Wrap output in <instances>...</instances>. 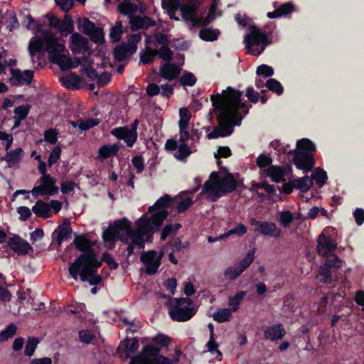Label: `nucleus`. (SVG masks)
<instances>
[{
	"instance_id": "69168bd1",
	"label": "nucleus",
	"mask_w": 364,
	"mask_h": 364,
	"mask_svg": "<svg viewBox=\"0 0 364 364\" xmlns=\"http://www.w3.org/2000/svg\"><path fill=\"white\" fill-rule=\"evenodd\" d=\"M58 130L50 128L44 132V140L50 144H55L58 141Z\"/></svg>"
},
{
	"instance_id": "5fc2aeb1",
	"label": "nucleus",
	"mask_w": 364,
	"mask_h": 364,
	"mask_svg": "<svg viewBox=\"0 0 364 364\" xmlns=\"http://www.w3.org/2000/svg\"><path fill=\"white\" fill-rule=\"evenodd\" d=\"M61 32L65 31L68 33H70L74 30L73 21L72 17L69 14H66L64 16V18L60 24V29Z\"/></svg>"
},
{
	"instance_id": "de8ad7c7",
	"label": "nucleus",
	"mask_w": 364,
	"mask_h": 364,
	"mask_svg": "<svg viewBox=\"0 0 364 364\" xmlns=\"http://www.w3.org/2000/svg\"><path fill=\"white\" fill-rule=\"evenodd\" d=\"M112 226L117 232H120L121 230L127 232L132 230L131 222L126 218L115 220Z\"/></svg>"
},
{
	"instance_id": "c03bdc74",
	"label": "nucleus",
	"mask_w": 364,
	"mask_h": 364,
	"mask_svg": "<svg viewBox=\"0 0 364 364\" xmlns=\"http://www.w3.org/2000/svg\"><path fill=\"white\" fill-rule=\"evenodd\" d=\"M16 331L17 327L15 324H9L4 330L0 332V343H4L14 337Z\"/></svg>"
},
{
	"instance_id": "2f4dec72",
	"label": "nucleus",
	"mask_w": 364,
	"mask_h": 364,
	"mask_svg": "<svg viewBox=\"0 0 364 364\" xmlns=\"http://www.w3.org/2000/svg\"><path fill=\"white\" fill-rule=\"evenodd\" d=\"M45 46V34L43 39L38 38H33L28 44V52L31 57H33L37 53L41 51L42 48Z\"/></svg>"
},
{
	"instance_id": "a211bd4d",
	"label": "nucleus",
	"mask_w": 364,
	"mask_h": 364,
	"mask_svg": "<svg viewBox=\"0 0 364 364\" xmlns=\"http://www.w3.org/2000/svg\"><path fill=\"white\" fill-rule=\"evenodd\" d=\"M336 245L332 242L331 239L326 237L323 234L318 236L317 240L316 250L319 255L328 257V254L335 250Z\"/></svg>"
},
{
	"instance_id": "bb28decb",
	"label": "nucleus",
	"mask_w": 364,
	"mask_h": 364,
	"mask_svg": "<svg viewBox=\"0 0 364 364\" xmlns=\"http://www.w3.org/2000/svg\"><path fill=\"white\" fill-rule=\"evenodd\" d=\"M31 210L39 218L48 219L51 217L50 206L43 200L39 199L32 207Z\"/></svg>"
},
{
	"instance_id": "b1692460",
	"label": "nucleus",
	"mask_w": 364,
	"mask_h": 364,
	"mask_svg": "<svg viewBox=\"0 0 364 364\" xmlns=\"http://www.w3.org/2000/svg\"><path fill=\"white\" fill-rule=\"evenodd\" d=\"M58 228V232L56 240L58 244L60 245L63 240H67L71 236L73 230L70 221L68 219H65L63 223L60 225Z\"/></svg>"
},
{
	"instance_id": "c756f323",
	"label": "nucleus",
	"mask_w": 364,
	"mask_h": 364,
	"mask_svg": "<svg viewBox=\"0 0 364 364\" xmlns=\"http://www.w3.org/2000/svg\"><path fill=\"white\" fill-rule=\"evenodd\" d=\"M294 188L302 193L309 191L313 186V181L309 176H304L293 180Z\"/></svg>"
},
{
	"instance_id": "4be33fe9",
	"label": "nucleus",
	"mask_w": 364,
	"mask_h": 364,
	"mask_svg": "<svg viewBox=\"0 0 364 364\" xmlns=\"http://www.w3.org/2000/svg\"><path fill=\"white\" fill-rule=\"evenodd\" d=\"M139 346V340L136 338H127L119 344L117 350L123 351L126 357H129L130 353H134Z\"/></svg>"
},
{
	"instance_id": "4c0bfd02",
	"label": "nucleus",
	"mask_w": 364,
	"mask_h": 364,
	"mask_svg": "<svg viewBox=\"0 0 364 364\" xmlns=\"http://www.w3.org/2000/svg\"><path fill=\"white\" fill-rule=\"evenodd\" d=\"M128 235L131 237V243L139 247V249H144L145 247L144 237L146 235L140 231L129 230Z\"/></svg>"
},
{
	"instance_id": "7ed1b4c3",
	"label": "nucleus",
	"mask_w": 364,
	"mask_h": 364,
	"mask_svg": "<svg viewBox=\"0 0 364 364\" xmlns=\"http://www.w3.org/2000/svg\"><path fill=\"white\" fill-rule=\"evenodd\" d=\"M102 266V262L96 260L80 266H77L74 272L68 268L70 277L75 281L80 279L82 282H88L91 286L99 285L102 282V277L97 274V269Z\"/></svg>"
},
{
	"instance_id": "423d86ee",
	"label": "nucleus",
	"mask_w": 364,
	"mask_h": 364,
	"mask_svg": "<svg viewBox=\"0 0 364 364\" xmlns=\"http://www.w3.org/2000/svg\"><path fill=\"white\" fill-rule=\"evenodd\" d=\"M342 267V261L336 255H331L318 270L320 282L326 284H333L332 268L339 269Z\"/></svg>"
},
{
	"instance_id": "dca6fc26",
	"label": "nucleus",
	"mask_w": 364,
	"mask_h": 364,
	"mask_svg": "<svg viewBox=\"0 0 364 364\" xmlns=\"http://www.w3.org/2000/svg\"><path fill=\"white\" fill-rule=\"evenodd\" d=\"M238 186L237 181L232 173L228 172L221 178V181L217 189L218 194H228L234 192Z\"/></svg>"
},
{
	"instance_id": "c9c22d12",
	"label": "nucleus",
	"mask_w": 364,
	"mask_h": 364,
	"mask_svg": "<svg viewBox=\"0 0 364 364\" xmlns=\"http://www.w3.org/2000/svg\"><path fill=\"white\" fill-rule=\"evenodd\" d=\"M168 215V212L166 210H159L152 214L149 218L152 227L154 226L156 229H159Z\"/></svg>"
},
{
	"instance_id": "37998d69",
	"label": "nucleus",
	"mask_w": 364,
	"mask_h": 364,
	"mask_svg": "<svg viewBox=\"0 0 364 364\" xmlns=\"http://www.w3.org/2000/svg\"><path fill=\"white\" fill-rule=\"evenodd\" d=\"M247 292L245 291H239L232 297L229 298V305L231 306L232 311H236L239 307L241 301L244 299Z\"/></svg>"
},
{
	"instance_id": "f03ea898",
	"label": "nucleus",
	"mask_w": 364,
	"mask_h": 364,
	"mask_svg": "<svg viewBox=\"0 0 364 364\" xmlns=\"http://www.w3.org/2000/svg\"><path fill=\"white\" fill-rule=\"evenodd\" d=\"M75 237L73 242L75 247L80 254L73 262H72L68 268H71L73 272L76 270L77 266L90 263L98 260L97 255L92 248L93 242L85 235L75 234Z\"/></svg>"
},
{
	"instance_id": "e433bc0d",
	"label": "nucleus",
	"mask_w": 364,
	"mask_h": 364,
	"mask_svg": "<svg viewBox=\"0 0 364 364\" xmlns=\"http://www.w3.org/2000/svg\"><path fill=\"white\" fill-rule=\"evenodd\" d=\"M220 35V31L218 29L211 28H202L199 31V37L205 41H216Z\"/></svg>"
},
{
	"instance_id": "79ce46f5",
	"label": "nucleus",
	"mask_w": 364,
	"mask_h": 364,
	"mask_svg": "<svg viewBox=\"0 0 364 364\" xmlns=\"http://www.w3.org/2000/svg\"><path fill=\"white\" fill-rule=\"evenodd\" d=\"M266 87L276 93L278 95H281L284 92V87L281 82L274 78H269L265 82Z\"/></svg>"
},
{
	"instance_id": "e2e57ef3",
	"label": "nucleus",
	"mask_w": 364,
	"mask_h": 364,
	"mask_svg": "<svg viewBox=\"0 0 364 364\" xmlns=\"http://www.w3.org/2000/svg\"><path fill=\"white\" fill-rule=\"evenodd\" d=\"M159 57L166 62H170L173 58V51L169 48L168 45L161 46L157 52Z\"/></svg>"
},
{
	"instance_id": "0eeeda50",
	"label": "nucleus",
	"mask_w": 364,
	"mask_h": 364,
	"mask_svg": "<svg viewBox=\"0 0 364 364\" xmlns=\"http://www.w3.org/2000/svg\"><path fill=\"white\" fill-rule=\"evenodd\" d=\"M64 41L58 38L50 31L45 32V50L48 53V59H54L55 56L60 55L65 50Z\"/></svg>"
},
{
	"instance_id": "6ab92c4d",
	"label": "nucleus",
	"mask_w": 364,
	"mask_h": 364,
	"mask_svg": "<svg viewBox=\"0 0 364 364\" xmlns=\"http://www.w3.org/2000/svg\"><path fill=\"white\" fill-rule=\"evenodd\" d=\"M181 73V68L175 63L166 62L160 68V75L165 80L171 81L175 80Z\"/></svg>"
},
{
	"instance_id": "20e7f679",
	"label": "nucleus",
	"mask_w": 364,
	"mask_h": 364,
	"mask_svg": "<svg viewBox=\"0 0 364 364\" xmlns=\"http://www.w3.org/2000/svg\"><path fill=\"white\" fill-rule=\"evenodd\" d=\"M161 348L149 343L141 352L132 358L129 364H173V360L161 354Z\"/></svg>"
},
{
	"instance_id": "72a5a7b5",
	"label": "nucleus",
	"mask_w": 364,
	"mask_h": 364,
	"mask_svg": "<svg viewBox=\"0 0 364 364\" xmlns=\"http://www.w3.org/2000/svg\"><path fill=\"white\" fill-rule=\"evenodd\" d=\"M232 310L228 308L218 309L213 314V320L218 323H224L230 320Z\"/></svg>"
},
{
	"instance_id": "052dcab7",
	"label": "nucleus",
	"mask_w": 364,
	"mask_h": 364,
	"mask_svg": "<svg viewBox=\"0 0 364 364\" xmlns=\"http://www.w3.org/2000/svg\"><path fill=\"white\" fill-rule=\"evenodd\" d=\"M137 231H140L144 235L151 232L153 231V227L150 220L148 218H141L138 222Z\"/></svg>"
},
{
	"instance_id": "7c9ffc66",
	"label": "nucleus",
	"mask_w": 364,
	"mask_h": 364,
	"mask_svg": "<svg viewBox=\"0 0 364 364\" xmlns=\"http://www.w3.org/2000/svg\"><path fill=\"white\" fill-rule=\"evenodd\" d=\"M295 150L312 154L316 150V146L309 139L303 138L297 141L296 149Z\"/></svg>"
},
{
	"instance_id": "a19ab883",
	"label": "nucleus",
	"mask_w": 364,
	"mask_h": 364,
	"mask_svg": "<svg viewBox=\"0 0 364 364\" xmlns=\"http://www.w3.org/2000/svg\"><path fill=\"white\" fill-rule=\"evenodd\" d=\"M157 52L153 50L150 46L146 47L145 51L140 52V63L149 65L153 63Z\"/></svg>"
},
{
	"instance_id": "8fccbe9b",
	"label": "nucleus",
	"mask_w": 364,
	"mask_h": 364,
	"mask_svg": "<svg viewBox=\"0 0 364 364\" xmlns=\"http://www.w3.org/2000/svg\"><path fill=\"white\" fill-rule=\"evenodd\" d=\"M191 154V147L187 143H181L175 153V157L178 160L186 159Z\"/></svg>"
},
{
	"instance_id": "09e8293b",
	"label": "nucleus",
	"mask_w": 364,
	"mask_h": 364,
	"mask_svg": "<svg viewBox=\"0 0 364 364\" xmlns=\"http://www.w3.org/2000/svg\"><path fill=\"white\" fill-rule=\"evenodd\" d=\"M181 228L180 223L167 224L166 225L161 232V240H165L170 235L175 233Z\"/></svg>"
},
{
	"instance_id": "f257e3e1",
	"label": "nucleus",
	"mask_w": 364,
	"mask_h": 364,
	"mask_svg": "<svg viewBox=\"0 0 364 364\" xmlns=\"http://www.w3.org/2000/svg\"><path fill=\"white\" fill-rule=\"evenodd\" d=\"M242 92L228 87L222 94L210 97L212 105L217 113L219 125L213 127L207 134L208 139L230 136L234 126H240L245 115L249 112L248 107L241 100Z\"/></svg>"
},
{
	"instance_id": "4d7b16f0",
	"label": "nucleus",
	"mask_w": 364,
	"mask_h": 364,
	"mask_svg": "<svg viewBox=\"0 0 364 364\" xmlns=\"http://www.w3.org/2000/svg\"><path fill=\"white\" fill-rule=\"evenodd\" d=\"M127 54L125 43L117 46L114 50V58L118 62H122L126 60Z\"/></svg>"
},
{
	"instance_id": "ddd939ff",
	"label": "nucleus",
	"mask_w": 364,
	"mask_h": 364,
	"mask_svg": "<svg viewBox=\"0 0 364 364\" xmlns=\"http://www.w3.org/2000/svg\"><path fill=\"white\" fill-rule=\"evenodd\" d=\"M197 312L194 306H172L169 309L171 318L177 322H185L191 319Z\"/></svg>"
},
{
	"instance_id": "3c124183",
	"label": "nucleus",
	"mask_w": 364,
	"mask_h": 364,
	"mask_svg": "<svg viewBox=\"0 0 364 364\" xmlns=\"http://www.w3.org/2000/svg\"><path fill=\"white\" fill-rule=\"evenodd\" d=\"M247 231V229L245 225H244L242 223H239L237 225L236 227L230 230L227 232H225L223 235H220V238H226L229 237L231 235H237L239 237H241L244 235Z\"/></svg>"
},
{
	"instance_id": "338daca9",
	"label": "nucleus",
	"mask_w": 364,
	"mask_h": 364,
	"mask_svg": "<svg viewBox=\"0 0 364 364\" xmlns=\"http://www.w3.org/2000/svg\"><path fill=\"white\" fill-rule=\"evenodd\" d=\"M136 6L130 2L122 3L118 6V11L124 15L132 14L136 12Z\"/></svg>"
},
{
	"instance_id": "58836bf2",
	"label": "nucleus",
	"mask_w": 364,
	"mask_h": 364,
	"mask_svg": "<svg viewBox=\"0 0 364 364\" xmlns=\"http://www.w3.org/2000/svg\"><path fill=\"white\" fill-rule=\"evenodd\" d=\"M124 32V28L121 21L116 22L115 25L111 28L109 32V38L111 41L117 43L122 38V35Z\"/></svg>"
},
{
	"instance_id": "f3484780",
	"label": "nucleus",
	"mask_w": 364,
	"mask_h": 364,
	"mask_svg": "<svg viewBox=\"0 0 364 364\" xmlns=\"http://www.w3.org/2000/svg\"><path fill=\"white\" fill-rule=\"evenodd\" d=\"M286 330L282 323H274L269 326L264 331V338L271 341L282 340L286 335Z\"/></svg>"
},
{
	"instance_id": "2eb2a0df",
	"label": "nucleus",
	"mask_w": 364,
	"mask_h": 364,
	"mask_svg": "<svg viewBox=\"0 0 364 364\" xmlns=\"http://www.w3.org/2000/svg\"><path fill=\"white\" fill-rule=\"evenodd\" d=\"M8 245L15 252L20 255H25L33 251V247L18 235L9 238Z\"/></svg>"
},
{
	"instance_id": "4468645a",
	"label": "nucleus",
	"mask_w": 364,
	"mask_h": 364,
	"mask_svg": "<svg viewBox=\"0 0 364 364\" xmlns=\"http://www.w3.org/2000/svg\"><path fill=\"white\" fill-rule=\"evenodd\" d=\"M111 134L117 139L124 140L129 147H132L138 138V134L128 129V126L114 128L111 131Z\"/></svg>"
},
{
	"instance_id": "a18cd8bd",
	"label": "nucleus",
	"mask_w": 364,
	"mask_h": 364,
	"mask_svg": "<svg viewBox=\"0 0 364 364\" xmlns=\"http://www.w3.org/2000/svg\"><path fill=\"white\" fill-rule=\"evenodd\" d=\"M40 340L37 337H28L24 349V354L28 357L32 356L34 354L35 350Z\"/></svg>"
},
{
	"instance_id": "ea45409f",
	"label": "nucleus",
	"mask_w": 364,
	"mask_h": 364,
	"mask_svg": "<svg viewBox=\"0 0 364 364\" xmlns=\"http://www.w3.org/2000/svg\"><path fill=\"white\" fill-rule=\"evenodd\" d=\"M311 179L314 180L320 187H322L328 180L327 173L323 168L317 167L311 175Z\"/></svg>"
},
{
	"instance_id": "a878e982",
	"label": "nucleus",
	"mask_w": 364,
	"mask_h": 364,
	"mask_svg": "<svg viewBox=\"0 0 364 364\" xmlns=\"http://www.w3.org/2000/svg\"><path fill=\"white\" fill-rule=\"evenodd\" d=\"M39 181L46 191V195L53 196L58 193L59 188L55 186V180L51 176H42Z\"/></svg>"
},
{
	"instance_id": "13d9d810",
	"label": "nucleus",
	"mask_w": 364,
	"mask_h": 364,
	"mask_svg": "<svg viewBox=\"0 0 364 364\" xmlns=\"http://www.w3.org/2000/svg\"><path fill=\"white\" fill-rule=\"evenodd\" d=\"M254 253V251L252 252H249L246 257L242 259L238 263L237 267L242 273L252 263L255 258Z\"/></svg>"
},
{
	"instance_id": "774afa93",
	"label": "nucleus",
	"mask_w": 364,
	"mask_h": 364,
	"mask_svg": "<svg viewBox=\"0 0 364 364\" xmlns=\"http://www.w3.org/2000/svg\"><path fill=\"white\" fill-rule=\"evenodd\" d=\"M89 36L92 41L98 45H101L105 42L103 31L99 27H96Z\"/></svg>"
},
{
	"instance_id": "1a4fd4ad",
	"label": "nucleus",
	"mask_w": 364,
	"mask_h": 364,
	"mask_svg": "<svg viewBox=\"0 0 364 364\" xmlns=\"http://www.w3.org/2000/svg\"><path fill=\"white\" fill-rule=\"evenodd\" d=\"M289 155L293 156V163L296 168L307 173L311 171L315 166V159L313 154L305 151L290 150Z\"/></svg>"
},
{
	"instance_id": "cd10ccee",
	"label": "nucleus",
	"mask_w": 364,
	"mask_h": 364,
	"mask_svg": "<svg viewBox=\"0 0 364 364\" xmlns=\"http://www.w3.org/2000/svg\"><path fill=\"white\" fill-rule=\"evenodd\" d=\"M80 77L75 73L66 76H63L60 79V81L65 87L73 90H79L80 88Z\"/></svg>"
},
{
	"instance_id": "473e14b6",
	"label": "nucleus",
	"mask_w": 364,
	"mask_h": 364,
	"mask_svg": "<svg viewBox=\"0 0 364 364\" xmlns=\"http://www.w3.org/2000/svg\"><path fill=\"white\" fill-rule=\"evenodd\" d=\"M171 200V197L168 194H165L164 196L159 198L153 205L149 206L148 211L152 213L156 210H166L165 208L168 206Z\"/></svg>"
},
{
	"instance_id": "5701e85b",
	"label": "nucleus",
	"mask_w": 364,
	"mask_h": 364,
	"mask_svg": "<svg viewBox=\"0 0 364 364\" xmlns=\"http://www.w3.org/2000/svg\"><path fill=\"white\" fill-rule=\"evenodd\" d=\"M119 146L117 144H105L98 149V158L101 161L112 156H116L119 151Z\"/></svg>"
},
{
	"instance_id": "680f3d73",
	"label": "nucleus",
	"mask_w": 364,
	"mask_h": 364,
	"mask_svg": "<svg viewBox=\"0 0 364 364\" xmlns=\"http://www.w3.org/2000/svg\"><path fill=\"white\" fill-rule=\"evenodd\" d=\"M197 79L196 76L191 72H186L179 80L181 85L183 86L192 87L196 83Z\"/></svg>"
},
{
	"instance_id": "412c9836",
	"label": "nucleus",
	"mask_w": 364,
	"mask_h": 364,
	"mask_svg": "<svg viewBox=\"0 0 364 364\" xmlns=\"http://www.w3.org/2000/svg\"><path fill=\"white\" fill-rule=\"evenodd\" d=\"M171 4L172 6L175 9H178L181 11L183 18L193 21L194 16L197 11V8L196 6L181 4L177 0L173 1Z\"/></svg>"
},
{
	"instance_id": "f704fd0d",
	"label": "nucleus",
	"mask_w": 364,
	"mask_h": 364,
	"mask_svg": "<svg viewBox=\"0 0 364 364\" xmlns=\"http://www.w3.org/2000/svg\"><path fill=\"white\" fill-rule=\"evenodd\" d=\"M50 62L58 65L63 71L70 70L71 58L63 53L55 56L54 59H51Z\"/></svg>"
},
{
	"instance_id": "603ef678",
	"label": "nucleus",
	"mask_w": 364,
	"mask_h": 364,
	"mask_svg": "<svg viewBox=\"0 0 364 364\" xmlns=\"http://www.w3.org/2000/svg\"><path fill=\"white\" fill-rule=\"evenodd\" d=\"M180 120L178 122L179 129H186L191 119L190 112L185 107L181 108L179 110Z\"/></svg>"
},
{
	"instance_id": "9d476101",
	"label": "nucleus",
	"mask_w": 364,
	"mask_h": 364,
	"mask_svg": "<svg viewBox=\"0 0 364 364\" xmlns=\"http://www.w3.org/2000/svg\"><path fill=\"white\" fill-rule=\"evenodd\" d=\"M10 74L11 77L9 78L8 82L11 86L29 85L34 77V73L31 70L22 71L18 68H11Z\"/></svg>"
},
{
	"instance_id": "49530a36",
	"label": "nucleus",
	"mask_w": 364,
	"mask_h": 364,
	"mask_svg": "<svg viewBox=\"0 0 364 364\" xmlns=\"http://www.w3.org/2000/svg\"><path fill=\"white\" fill-rule=\"evenodd\" d=\"M118 232L114 229L112 226H110L106 229L102 233V238L105 242H109L112 244V247L114 246L116 241H117Z\"/></svg>"
},
{
	"instance_id": "bf43d9fd",
	"label": "nucleus",
	"mask_w": 364,
	"mask_h": 364,
	"mask_svg": "<svg viewBox=\"0 0 364 364\" xmlns=\"http://www.w3.org/2000/svg\"><path fill=\"white\" fill-rule=\"evenodd\" d=\"M294 221V215L289 210L279 213V223L284 228H287Z\"/></svg>"
},
{
	"instance_id": "864d4df0",
	"label": "nucleus",
	"mask_w": 364,
	"mask_h": 364,
	"mask_svg": "<svg viewBox=\"0 0 364 364\" xmlns=\"http://www.w3.org/2000/svg\"><path fill=\"white\" fill-rule=\"evenodd\" d=\"M31 107V105L28 104L16 107L14 111L15 114L14 119H19L20 120L25 119L30 112Z\"/></svg>"
},
{
	"instance_id": "c85d7f7f",
	"label": "nucleus",
	"mask_w": 364,
	"mask_h": 364,
	"mask_svg": "<svg viewBox=\"0 0 364 364\" xmlns=\"http://www.w3.org/2000/svg\"><path fill=\"white\" fill-rule=\"evenodd\" d=\"M23 151L21 147L16 148L14 150L7 152L6 156L4 157V160L6 161L9 167H12L18 164L23 156Z\"/></svg>"
},
{
	"instance_id": "9b49d317",
	"label": "nucleus",
	"mask_w": 364,
	"mask_h": 364,
	"mask_svg": "<svg viewBox=\"0 0 364 364\" xmlns=\"http://www.w3.org/2000/svg\"><path fill=\"white\" fill-rule=\"evenodd\" d=\"M222 177L220 176L219 173L216 171H213L210 176L209 179L207 181L203 187L202 193L208 194L213 202H215L221 196L220 194H218L217 189L221 181Z\"/></svg>"
},
{
	"instance_id": "0e129e2a",
	"label": "nucleus",
	"mask_w": 364,
	"mask_h": 364,
	"mask_svg": "<svg viewBox=\"0 0 364 364\" xmlns=\"http://www.w3.org/2000/svg\"><path fill=\"white\" fill-rule=\"evenodd\" d=\"M61 151V148L58 145L53 149L52 151L49 154L48 160V166L49 167H51L58 162L60 158Z\"/></svg>"
},
{
	"instance_id": "39448f33",
	"label": "nucleus",
	"mask_w": 364,
	"mask_h": 364,
	"mask_svg": "<svg viewBox=\"0 0 364 364\" xmlns=\"http://www.w3.org/2000/svg\"><path fill=\"white\" fill-rule=\"evenodd\" d=\"M245 48L252 55H259L265 47L270 44L267 33L255 26L250 28V33L245 36Z\"/></svg>"
},
{
	"instance_id": "6e6552de",
	"label": "nucleus",
	"mask_w": 364,
	"mask_h": 364,
	"mask_svg": "<svg viewBox=\"0 0 364 364\" xmlns=\"http://www.w3.org/2000/svg\"><path fill=\"white\" fill-rule=\"evenodd\" d=\"M164 255V252L161 251L158 255L156 250H149L141 253L140 259L146 267V274L154 275L158 272Z\"/></svg>"
},
{
	"instance_id": "393cba45",
	"label": "nucleus",
	"mask_w": 364,
	"mask_h": 364,
	"mask_svg": "<svg viewBox=\"0 0 364 364\" xmlns=\"http://www.w3.org/2000/svg\"><path fill=\"white\" fill-rule=\"evenodd\" d=\"M266 175L269 176L273 182L280 183L285 181V172L282 167L279 166H269L265 171Z\"/></svg>"
},
{
	"instance_id": "aec40b11",
	"label": "nucleus",
	"mask_w": 364,
	"mask_h": 364,
	"mask_svg": "<svg viewBox=\"0 0 364 364\" xmlns=\"http://www.w3.org/2000/svg\"><path fill=\"white\" fill-rule=\"evenodd\" d=\"M71 49L75 53L90 50L88 40L80 33H73L71 36Z\"/></svg>"
},
{
	"instance_id": "6e6d98bb",
	"label": "nucleus",
	"mask_w": 364,
	"mask_h": 364,
	"mask_svg": "<svg viewBox=\"0 0 364 364\" xmlns=\"http://www.w3.org/2000/svg\"><path fill=\"white\" fill-rule=\"evenodd\" d=\"M193 304V301L187 297H181V298H170V301H168V305L171 308L172 306H188Z\"/></svg>"
},
{
	"instance_id": "f8f14e48",
	"label": "nucleus",
	"mask_w": 364,
	"mask_h": 364,
	"mask_svg": "<svg viewBox=\"0 0 364 364\" xmlns=\"http://www.w3.org/2000/svg\"><path fill=\"white\" fill-rule=\"evenodd\" d=\"M251 225H255V231L259 232L263 235L273 237H279L282 230L277 228L275 223L267 221H259L255 218L251 219Z\"/></svg>"
}]
</instances>
